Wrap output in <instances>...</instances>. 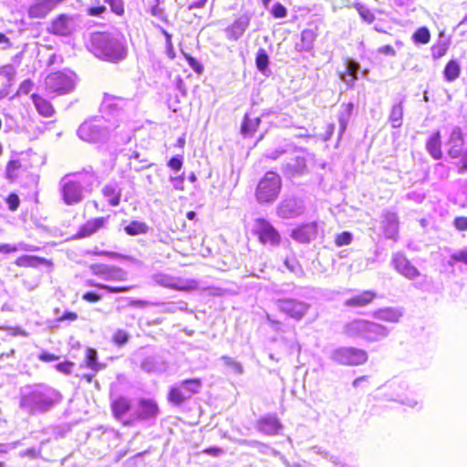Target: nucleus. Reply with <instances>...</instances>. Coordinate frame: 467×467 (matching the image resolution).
Listing matches in <instances>:
<instances>
[{
    "mask_svg": "<svg viewBox=\"0 0 467 467\" xmlns=\"http://www.w3.org/2000/svg\"><path fill=\"white\" fill-rule=\"evenodd\" d=\"M354 7L358 11L360 17L367 23L371 24L375 21L374 14L362 4L356 3L354 4Z\"/></svg>",
    "mask_w": 467,
    "mask_h": 467,
    "instance_id": "obj_41",
    "label": "nucleus"
},
{
    "mask_svg": "<svg viewBox=\"0 0 467 467\" xmlns=\"http://www.w3.org/2000/svg\"><path fill=\"white\" fill-rule=\"evenodd\" d=\"M258 431L266 435H276L282 429V424L276 416H264L257 420Z\"/></svg>",
    "mask_w": 467,
    "mask_h": 467,
    "instance_id": "obj_25",
    "label": "nucleus"
},
{
    "mask_svg": "<svg viewBox=\"0 0 467 467\" xmlns=\"http://www.w3.org/2000/svg\"><path fill=\"white\" fill-rule=\"evenodd\" d=\"M47 87L52 92L64 94L71 89L72 81L62 72H53L47 78Z\"/></svg>",
    "mask_w": 467,
    "mask_h": 467,
    "instance_id": "obj_15",
    "label": "nucleus"
},
{
    "mask_svg": "<svg viewBox=\"0 0 467 467\" xmlns=\"http://www.w3.org/2000/svg\"><path fill=\"white\" fill-rule=\"evenodd\" d=\"M403 119V107L402 104L397 103L392 106L389 120L392 126V128H400L402 125Z\"/></svg>",
    "mask_w": 467,
    "mask_h": 467,
    "instance_id": "obj_34",
    "label": "nucleus"
},
{
    "mask_svg": "<svg viewBox=\"0 0 467 467\" xmlns=\"http://www.w3.org/2000/svg\"><path fill=\"white\" fill-rule=\"evenodd\" d=\"M377 298L373 290H364L347 298L343 305L350 308H361L371 305Z\"/></svg>",
    "mask_w": 467,
    "mask_h": 467,
    "instance_id": "obj_20",
    "label": "nucleus"
},
{
    "mask_svg": "<svg viewBox=\"0 0 467 467\" xmlns=\"http://www.w3.org/2000/svg\"><path fill=\"white\" fill-rule=\"evenodd\" d=\"M60 0H36L27 9L32 19H42L47 16L58 5Z\"/></svg>",
    "mask_w": 467,
    "mask_h": 467,
    "instance_id": "obj_17",
    "label": "nucleus"
},
{
    "mask_svg": "<svg viewBox=\"0 0 467 467\" xmlns=\"http://www.w3.org/2000/svg\"><path fill=\"white\" fill-rule=\"evenodd\" d=\"M106 223V218L98 217L88 220L83 225L79 227L78 232L74 234V239H83L87 238L95 233H97L100 228H102Z\"/></svg>",
    "mask_w": 467,
    "mask_h": 467,
    "instance_id": "obj_24",
    "label": "nucleus"
},
{
    "mask_svg": "<svg viewBox=\"0 0 467 467\" xmlns=\"http://www.w3.org/2000/svg\"><path fill=\"white\" fill-rule=\"evenodd\" d=\"M269 58L264 50H260L255 57V64L260 71H265L268 66Z\"/></svg>",
    "mask_w": 467,
    "mask_h": 467,
    "instance_id": "obj_47",
    "label": "nucleus"
},
{
    "mask_svg": "<svg viewBox=\"0 0 467 467\" xmlns=\"http://www.w3.org/2000/svg\"><path fill=\"white\" fill-rule=\"evenodd\" d=\"M39 359L45 362H50L57 359V357L48 352H43L39 355Z\"/></svg>",
    "mask_w": 467,
    "mask_h": 467,
    "instance_id": "obj_64",
    "label": "nucleus"
},
{
    "mask_svg": "<svg viewBox=\"0 0 467 467\" xmlns=\"http://www.w3.org/2000/svg\"><path fill=\"white\" fill-rule=\"evenodd\" d=\"M346 71L345 74L351 77L350 85L353 86L358 78V72L359 70V64L350 58L345 60Z\"/></svg>",
    "mask_w": 467,
    "mask_h": 467,
    "instance_id": "obj_39",
    "label": "nucleus"
},
{
    "mask_svg": "<svg viewBox=\"0 0 467 467\" xmlns=\"http://www.w3.org/2000/svg\"><path fill=\"white\" fill-rule=\"evenodd\" d=\"M124 231L127 234L135 236L146 234L149 231V227L143 222L132 221L125 226Z\"/></svg>",
    "mask_w": 467,
    "mask_h": 467,
    "instance_id": "obj_35",
    "label": "nucleus"
},
{
    "mask_svg": "<svg viewBox=\"0 0 467 467\" xmlns=\"http://www.w3.org/2000/svg\"><path fill=\"white\" fill-rule=\"evenodd\" d=\"M270 14L275 19L284 18L287 16V9L283 4L275 3L272 6Z\"/></svg>",
    "mask_w": 467,
    "mask_h": 467,
    "instance_id": "obj_45",
    "label": "nucleus"
},
{
    "mask_svg": "<svg viewBox=\"0 0 467 467\" xmlns=\"http://www.w3.org/2000/svg\"><path fill=\"white\" fill-rule=\"evenodd\" d=\"M111 341L117 346H123L129 341V335L126 331L119 329L113 334Z\"/></svg>",
    "mask_w": 467,
    "mask_h": 467,
    "instance_id": "obj_48",
    "label": "nucleus"
},
{
    "mask_svg": "<svg viewBox=\"0 0 467 467\" xmlns=\"http://www.w3.org/2000/svg\"><path fill=\"white\" fill-rule=\"evenodd\" d=\"M106 11L104 5L91 6L87 9V13L91 16H99Z\"/></svg>",
    "mask_w": 467,
    "mask_h": 467,
    "instance_id": "obj_60",
    "label": "nucleus"
},
{
    "mask_svg": "<svg viewBox=\"0 0 467 467\" xmlns=\"http://www.w3.org/2000/svg\"><path fill=\"white\" fill-rule=\"evenodd\" d=\"M110 6L111 11L117 16H123L125 12L123 0H105Z\"/></svg>",
    "mask_w": 467,
    "mask_h": 467,
    "instance_id": "obj_50",
    "label": "nucleus"
},
{
    "mask_svg": "<svg viewBox=\"0 0 467 467\" xmlns=\"http://www.w3.org/2000/svg\"><path fill=\"white\" fill-rule=\"evenodd\" d=\"M425 147L429 154L434 160L442 158V142L441 131L436 130L431 134L425 143Z\"/></svg>",
    "mask_w": 467,
    "mask_h": 467,
    "instance_id": "obj_26",
    "label": "nucleus"
},
{
    "mask_svg": "<svg viewBox=\"0 0 467 467\" xmlns=\"http://www.w3.org/2000/svg\"><path fill=\"white\" fill-rule=\"evenodd\" d=\"M78 316L76 312L65 311L62 316L58 317V321H76Z\"/></svg>",
    "mask_w": 467,
    "mask_h": 467,
    "instance_id": "obj_63",
    "label": "nucleus"
},
{
    "mask_svg": "<svg viewBox=\"0 0 467 467\" xmlns=\"http://www.w3.org/2000/svg\"><path fill=\"white\" fill-rule=\"evenodd\" d=\"M453 224L457 230L466 231L467 230V217L458 216V217L454 218Z\"/></svg>",
    "mask_w": 467,
    "mask_h": 467,
    "instance_id": "obj_57",
    "label": "nucleus"
},
{
    "mask_svg": "<svg viewBox=\"0 0 467 467\" xmlns=\"http://www.w3.org/2000/svg\"><path fill=\"white\" fill-rule=\"evenodd\" d=\"M352 240H353V236H352L351 233H349L348 231H344L336 235L335 244L337 246L340 247V246L350 244Z\"/></svg>",
    "mask_w": 467,
    "mask_h": 467,
    "instance_id": "obj_44",
    "label": "nucleus"
},
{
    "mask_svg": "<svg viewBox=\"0 0 467 467\" xmlns=\"http://www.w3.org/2000/svg\"><path fill=\"white\" fill-rule=\"evenodd\" d=\"M202 386L201 379L182 380L179 384L173 385L169 389L167 400L173 406H182L192 395L199 393Z\"/></svg>",
    "mask_w": 467,
    "mask_h": 467,
    "instance_id": "obj_4",
    "label": "nucleus"
},
{
    "mask_svg": "<svg viewBox=\"0 0 467 467\" xmlns=\"http://www.w3.org/2000/svg\"><path fill=\"white\" fill-rule=\"evenodd\" d=\"M80 368H89V373L77 374L79 380L86 381L87 383H94L97 389H100L99 382L95 380L96 374L106 368V364L99 361L98 352L92 348H87L85 351V358L83 362L79 365Z\"/></svg>",
    "mask_w": 467,
    "mask_h": 467,
    "instance_id": "obj_6",
    "label": "nucleus"
},
{
    "mask_svg": "<svg viewBox=\"0 0 467 467\" xmlns=\"http://www.w3.org/2000/svg\"><path fill=\"white\" fill-rule=\"evenodd\" d=\"M250 24V19L246 16H241L235 18L225 29L224 33L228 40L237 41L243 36Z\"/></svg>",
    "mask_w": 467,
    "mask_h": 467,
    "instance_id": "obj_23",
    "label": "nucleus"
},
{
    "mask_svg": "<svg viewBox=\"0 0 467 467\" xmlns=\"http://www.w3.org/2000/svg\"><path fill=\"white\" fill-rule=\"evenodd\" d=\"M331 358L339 365L357 367L364 365L368 359V355L362 348L341 347L333 351Z\"/></svg>",
    "mask_w": 467,
    "mask_h": 467,
    "instance_id": "obj_5",
    "label": "nucleus"
},
{
    "mask_svg": "<svg viewBox=\"0 0 467 467\" xmlns=\"http://www.w3.org/2000/svg\"><path fill=\"white\" fill-rule=\"evenodd\" d=\"M61 195L67 205L79 203L84 199L81 182L75 179L65 178L61 184Z\"/></svg>",
    "mask_w": 467,
    "mask_h": 467,
    "instance_id": "obj_11",
    "label": "nucleus"
},
{
    "mask_svg": "<svg viewBox=\"0 0 467 467\" xmlns=\"http://www.w3.org/2000/svg\"><path fill=\"white\" fill-rule=\"evenodd\" d=\"M167 166L174 171H178L182 167V160L179 157H172L168 161Z\"/></svg>",
    "mask_w": 467,
    "mask_h": 467,
    "instance_id": "obj_56",
    "label": "nucleus"
},
{
    "mask_svg": "<svg viewBox=\"0 0 467 467\" xmlns=\"http://www.w3.org/2000/svg\"><path fill=\"white\" fill-rule=\"evenodd\" d=\"M22 456L29 457L31 459H36L41 456V449L40 448H29L26 450Z\"/></svg>",
    "mask_w": 467,
    "mask_h": 467,
    "instance_id": "obj_59",
    "label": "nucleus"
},
{
    "mask_svg": "<svg viewBox=\"0 0 467 467\" xmlns=\"http://www.w3.org/2000/svg\"><path fill=\"white\" fill-rule=\"evenodd\" d=\"M350 111H351V109H348L346 114H342L338 118L339 124H340V128H339V135L340 136L345 132V130L347 129Z\"/></svg>",
    "mask_w": 467,
    "mask_h": 467,
    "instance_id": "obj_55",
    "label": "nucleus"
},
{
    "mask_svg": "<svg viewBox=\"0 0 467 467\" xmlns=\"http://www.w3.org/2000/svg\"><path fill=\"white\" fill-rule=\"evenodd\" d=\"M110 410L113 418L124 426H131L134 419L127 417L132 409L130 399L126 396H117L110 400Z\"/></svg>",
    "mask_w": 467,
    "mask_h": 467,
    "instance_id": "obj_9",
    "label": "nucleus"
},
{
    "mask_svg": "<svg viewBox=\"0 0 467 467\" xmlns=\"http://www.w3.org/2000/svg\"><path fill=\"white\" fill-rule=\"evenodd\" d=\"M161 413L158 402L153 399L141 398L138 400L135 412V420H147L156 419Z\"/></svg>",
    "mask_w": 467,
    "mask_h": 467,
    "instance_id": "obj_13",
    "label": "nucleus"
},
{
    "mask_svg": "<svg viewBox=\"0 0 467 467\" xmlns=\"http://www.w3.org/2000/svg\"><path fill=\"white\" fill-rule=\"evenodd\" d=\"M32 88H33L32 80L31 79H26V80H24L20 84L17 92L21 93V94L26 95V94H28L31 91Z\"/></svg>",
    "mask_w": 467,
    "mask_h": 467,
    "instance_id": "obj_58",
    "label": "nucleus"
},
{
    "mask_svg": "<svg viewBox=\"0 0 467 467\" xmlns=\"http://www.w3.org/2000/svg\"><path fill=\"white\" fill-rule=\"evenodd\" d=\"M47 264H48L47 259L36 255H21L16 260V265L19 267H36Z\"/></svg>",
    "mask_w": 467,
    "mask_h": 467,
    "instance_id": "obj_31",
    "label": "nucleus"
},
{
    "mask_svg": "<svg viewBox=\"0 0 467 467\" xmlns=\"http://www.w3.org/2000/svg\"><path fill=\"white\" fill-rule=\"evenodd\" d=\"M78 137L87 142H96L104 135V129L95 119L84 121L78 130Z\"/></svg>",
    "mask_w": 467,
    "mask_h": 467,
    "instance_id": "obj_14",
    "label": "nucleus"
},
{
    "mask_svg": "<svg viewBox=\"0 0 467 467\" xmlns=\"http://www.w3.org/2000/svg\"><path fill=\"white\" fill-rule=\"evenodd\" d=\"M222 360H223V364L227 368H229L234 373H235L237 375L243 374L244 368H243V365L239 361L235 360L234 358H233L231 357H227V356L222 357Z\"/></svg>",
    "mask_w": 467,
    "mask_h": 467,
    "instance_id": "obj_42",
    "label": "nucleus"
},
{
    "mask_svg": "<svg viewBox=\"0 0 467 467\" xmlns=\"http://www.w3.org/2000/svg\"><path fill=\"white\" fill-rule=\"evenodd\" d=\"M448 155L459 173L467 171V149L464 148V138L460 128H454L449 137Z\"/></svg>",
    "mask_w": 467,
    "mask_h": 467,
    "instance_id": "obj_3",
    "label": "nucleus"
},
{
    "mask_svg": "<svg viewBox=\"0 0 467 467\" xmlns=\"http://www.w3.org/2000/svg\"><path fill=\"white\" fill-rule=\"evenodd\" d=\"M159 284L163 287L181 292H192L198 288V283L195 280H182L169 275H162Z\"/></svg>",
    "mask_w": 467,
    "mask_h": 467,
    "instance_id": "obj_16",
    "label": "nucleus"
},
{
    "mask_svg": "<svg viewBox=\"0 0 467 467\" xmlns=\"http://www.w3.org/2000/svg\"><path fill=\"white\" fill-rule=\"evenodd\" d=\"M252 233L257 237L259 243L264 245L277 246L281 244V234L270 222L265 218H257L254 220Z\"/></svg>",
    "mask_w": 467,
    "mask_h": 467,
    "instance_id": "obj_7",
    "label": "nucleus"
},
{
    "mask_svg": "<svg viewBox=\"0 0 467 467\" xmlns=\"http://www.w3.org/2000/svg\"><path fill=\"white\" fill-rule=\"evenodd\" d=\"M443 77L448 82L456 80L461 74V66L455 59L449 60L443 68Z\"/></svg>",
    "mask_w": 467,
    "mask_h": 467,
    "instance_id": "obj_32",
    "label": "nucleus"
},
{
    "mask_svg": "<svg viewBox=\"0 0 467 467\" xmlns=\"http://www.w3.org/2000/svg\"><path fill=\"white\" fill-rule=\"evenodd\" d=\"M343 334L350 338H361L375 342L385 338L389 332L385 327L375 322L354 318L343 326Z\"/></svg>",
    "mask_w": 467,
    "mask_h": 467,
    "instance_id": "obj_1",
    "label": "nucleus"
},
{
    "mask_svg": "<svg viewBox=\"0 0 467 467\" xmlns=\"http://www.w3.org/2000/svg\"><path fill=\"white\" fill-rule=\"evenodd\" d=\"M122 101L120 97L110 94H105L101 102L103 111L109 112L111 110H119V103Z\"/></svg>",
    "mask_w": 467,
    "mask_h": 467,
    "instance_id": "obj_33",
    "label": "nucleus"
},
{
    "mask_svg": "<svg viewBox=\"0 0 467 467\" xmlns=\"http://www.w3.org/2000/svg\"><path fill=\"white\" fill-rule=\"evenodd\" d=\"M82 299L89 303H96L101 299V296L94 292H86L83 294Z\"/></svg>",
    "mask_w": 467,
    "mask_h": 467,
    "instance_id": "obj_61",
    "label": "nucleus"
},
{
    "mask_svg": "<svg viewBox=\"0 0 467 467\" xmlns=\"http://www.w3.org/2000/svg\"><path fill=\"white\" fill-rule=\"evenodd\" d=\"M88 285L98 287L99 289L106 290L109 293H122V292H128L131 289V286L130 285H124V286H110L104 284L95 283L92 281L88 282Z\"/></svg>",
    "mask_w": 467,
    "mask_h": 467,
    "instance_id": "obj_40",
    "label": "nucleus"
},
{
    "mask_svg": "<svg viewBox=\"0 0 467 467\" xmlns=\"http://www.w3.org/2000/svg\"><path fill=\"white\" fill-rule=\"evenodd\" d=\"M317 235V224L316 222L306 223L295 228L291 236L299 243L306 244L314 240Z\"/></svg>",
    "mask_w": 467,
    "mask_h": 467,
    "instance_id": "obj_21",
    "label": "nucleus"
},
{
    "mask_svg": "<svg viewBox=\"0 0 467 467\" xmlns=\"http://www.w3.org/2000/svg\"><path fill=\"white\" fill-rule=\"evenodd\" d=\"M316 34L311 29H304L301 32V41L305 44L304 47L309 49L312 47Z\"/></svg>",
    "mask_w": 467,
    "mask_h": 467,
    "instance_id": "obj_46",
    "label": "nucleus"
},
{
    "mask_svg": "<svg viewBox=\"0 0 467 467\" xmlns=\"http://www.w3.org/2000/svg\"><path fill=\"white\" fill-rule=\"evenodd\" d=\"M31 98L38 114L45 118L52 117L55 114V109L50 101L37 94H33Z\"/></svg>",
    "mask_w": 467,
    "mask_h": 467,
    "instance_id": "obj_29",
    "label": "nucleus"
},
{
    "mask_svg": "<svg viewBox=\"0 0 467 467\" xmlns=\"http://www.w3.org/2000/svg\"><path fill=\"white\" fill-rule=\"evenodd\" d=\"M74 367L75 363L69 360H65L56 365L57 370L63 373L64 375H70L73 372Z\"/></svg>",
    "mask_w": 467,
    "mask_h": 467,
    "instance_id": "obj_52",
    "label": "nucleus"
},
{
    "mask_svg": "<svg viewBox=\"0 0 467 467\" xmlns=\"http://www.w3.org/2000/svg\"><path fill=\"white\" fill-rule=\"evenodd\" d=\"M280 309L288 317L298 320L307 313L309 306L294 299H285L281 302Z\"/></svg>",
    "mask_w": 467,
    "mask_h": 467,
    "instance_id": "obj_22",
    "label": "nucleus"
},
{
    "mask_svg": "<svg viewBox=\"0 0 467 467\" xmlns=\"http://www.w3.org/2000/svg\"><path fill=\"white\" fill-rule=\"evenodd\" d=\"M411 38L416 44L426 45L431 41V32L427 26H420L416 29Z\"/></svg>",
    "mask_w": 467,
    "mask_h": 467,
    "instance_id": "obj_37",
    "label": "nucleus"
},
{
    "mask_svg": "<svg viewBox=\"0 0 467 467\" xmlns=\"http://www.w3.org/2000/svg\"><path fill=\"white\" fill-rule=\"evenodd\" d=\"M261 119L254 112L245 113L241 125V133L244 137H253L257 131Z\"/></svg>",
    "mask_w": 467,
    "mask_h": 467,
    "instance_id": "obj_27",
    "label": "nucleus"
},
{
    "mask_svg": "<svg viewBox=\"0 0 467 467\" xmlns=\"http://www.w3.org/2000/svg\"><path fill=\"white\" fill-rule=\"evenodd\" d=\"M93 46L99 56L109 60L120 59L126 54V50L122 45L103 35L99 36L94 41Z\"/></svg>",
    "mask_w": 467,
    "mask_h": 467,
    "instance_id": "obj_8",
    "label": "nucleus"
},
{
    "mask_svg": "<svg viewBox=\"0 0 467 467\" xmlns=\"http://www.w3.org/2000/svg\"><path fill=\"white\" fill-rule=\"evenodd\" d=\"M130 166L133 168L134 171H140L141 170L150 168L152 166V163L150 161V159L142 155L139 151H134L130 156Z\"/></svg>",
    "mask_w": 467,
    "mask_h": 467,
    "instance_id": "obj_30",
    "label": "nucleus"
},
{
    "mask_svg": "<svg viewBox=\"0 0 467 467\" xmlns=\"http://www.w3.org/2000/svg\"><path fill=\"white\" fill-rule=\"evenodd\" d=\"M76 30L74 17L66 14H59L49 23L47 31L57 36H69Z\"/></svg>",
    "mask_w": 467,
    "mask_h": 467,
    "instance_id": "obj_10",
    "label": "nucleus"
},
{
    "mask_svg": "<svg viewBox=\"0 0 467 467\" xmlns=\"http://www.w3.org/2000/svg\"><path fill=\"white\" fill-rule=\"evenodd\" d=\"M105 279L125 281L127 279V275L122 269L116 266H110L109 273L106 275Z\"/></svg>",
    "mask_w": 467,
    "mask_h": 467,
    "instance_id": "obj_43",
    "label": "nucleus"
},
{
    "mask_svg": "<svg viewBox=\"0 0 467 467\" xmlns=\"http://www.w3.org/2000/svg\"><path fill=\"white\" fill-rule=\"evenodd\" d=\"M379 319L390 322L397 323L400 320V314L399 311L392 308H385L378 311L377 313Z\"/></svg>",
    "mask_w": 467,
    "mask_h": 467,
    "instance_id": "obj_38",
    "label": "nucleus"
},
{
    "mask_svg": "<svg viewBox=\"0 0 467 467\" xmlns=\"http://www.w3.org/2000/svg\"><path fill=\"white\" fill-rule=\"evenodd\" d=\"M102 195L106 198L110 206L116 207L119 205L121 200V189L113 183L106 184L101 190Z\"/></svg>",
    "mask_w": 467,
    "mask_h": 467,
    "instance_id": "obj_28",
    "label": "nucleus"
},
{
    "mask_svg": "<svg viewBox=\"0 0 467 467\" xmlns=\"http://www.w3.org/2000/svg\"><path fill=\"white\" fill-rule=\"evenodd\" d=\"M54 405L51 396L40 391H33L25 398L23 406L30 408L32 413L45 412Z\"/></svg>",
    "mask_w": 467,
    "mask_h": 467,
    "instance_id": "obj_12",
    "label": "nucleus"
},
{
    "mask_svg": "<svg viewBox=\"0 0 467 467\" xmlns=\"http://www.w3.org/2000/svg\"><path fill=\"white\" fill-rule=\"evenodd\" d=\"M392 263L395 269L406 278L414 279L420 275L416 266L402 253L394 254Z\"/></svg>",
    "mask_w": 467,
    "mask_h": 467,
    "instance_id": "obj_18",
    "label": "nucleus"
},
{
    "mask_svg": "<svg viewBox=\"0 0 467 467\" xmlns=\"http://www.w3.org/2000/svg\"><path fill=\"white\" fill-rule=\"evenodd\" d=\"M185 59L187 60L188 64L191 66V67L197 73L202 74L203 71V67L196 58L192 57L191 55L184 53L183 54Z\"/></svg>",
    "mask_w": 467,
    "mask_h": 467,
    "instance_id": "obj_53",
    "label": "nucleus"
},
{
    "mask_svg": "<svg viewBox=\"0 0 467 467\" xmlns=\"http://www.w3.org/2000/svg\"><path fill=\"white\" fill-rule=\"evenodd\" d=\"M23 165L21 161L19 160H10L6 163L5 167V178L13 182L15 181L18 176V171L22 169Z\"/></svg>",
    "mask_w": 467,
    "mask_h": 467,
    "instance_id": "obj_36",
    "label": "nucleus"
},
{
    "mask_svg": "<svg viewBox=\"0 0 467 467\" xmlns=\"http://www.w3.org/2000/svg\"><path fill=\"white\" fill-rule=\"evenodd\" d=\"M109 267L103 264H92L89 265V269L94 275L102 276L104 279L109 273Z\"/></svg>",
    "mask_w": 467,
    "mask_h": 467,
    "instance_id": "obj_49",
    "label": "nucleus"
},
{
    "mask_svg": "<svg viewBox=\"0 0 467 467\" xmlns=\"http://www.w3.org/2000/svg\"><path fill=\"white\" fill-rule=\"evenodd\" d=\"M5 202L8 205L10 211H16L20 204V199L16 193H10L5 199Z\"/></svg>",
    "mask_w": 467,
    "mask_h": 467,
    "instance_id": "obj_54",
    "label": "nucleus"
},
{
    "mask_svg": "<svg viewBox=\"0 0 467 467\" xmlns=\"http://www.w3.org/2000/svg\"><path fill=\"white\" fill-rule=\"evenodd\" d=\"M381 229L384 237L397 241L399 239V217L393 212H386L382 215Z\"/></svg>",
    "mask_w": 467,
    "mask_h": 467,
    "instance_id": "obj_19",
    "label": "nucleus"
},
{
    "mask_svg": "<svg viewBox=\"0 0 467 467\" xmlns=\"http://www.w3.org/2000/svg\"><path fill=\"white\" fill-rule=\"evenodd\" d=\"M450 264L454 265L455 263H462L467 265V248L455 252L451 255Z\"/></svg>",
    "mask_w": 467,
    "mask_h": 467,
    "instance_id": "obj_51",
    "label": "nucleus"
},
{
    "mask_svg": "<svg viewBox=\"0 0 467 467\" xmlns=\"http://www.w3.org/2000/svg\"><path fill=\"white\" fill-rule=\"evenodd\" d=\"M202 452L213 457H218L223 453V450L220 447H207L202 451Z\"/></svg>",
    "mask_w": 467,
    "mask_h": 467,
    "instance_id": "obj_62",
    "label": "nucleus"
},
{
    "mask_svg": "<svg viewBox=\"0 0 467 467\" xmlns=\"http://www.w3.org/2000/svg\"><path fill=\"white\" fill-rule=\"evenodd\" d=\"M282 189V179L279 174L274 171H267L260 179L256 189L255 198L261 203L275 202Z\"/></svg>",
    "mask_w": 467,
    "mask_h": 467,
    "instance_id": "obj_2",
    "label": "nucleus"
}]
</instances>
